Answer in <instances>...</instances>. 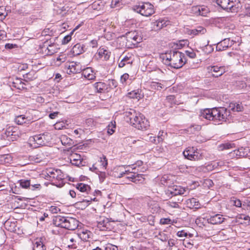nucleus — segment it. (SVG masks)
Instances as JSON below:
<instances>
[{"label": "nucleus", "mask_w": 250, "mask_h": 250, "mask_svg": "<svg viewBox=\"0 0 250 250\" xmlns=\"http://www.w3.org/2000/svg\"><path fill=\"white\" fill-rule=\"evenodd\" d=\"M229 111L225 107L206 108L200 111V116L207 120L226 121L229 115Z\"/></svg>", "instance_id": "nucleus-1"}, {"label": "nucleus", "mask_w": 250, "mask_h": 250, "mask_svg": "<svg viewBox=\"0 0 250 250\" xmlns=\"http://www.w3.org/2000/svg\"><path fill=\"white\" fill-rule=\"evenodd\" d=\"M163 59L165 64L176 69L182 67L186 63L184 54L177 51L166 53Z\"/></svg>", "instance_id": "nucleus-2"}, {"label": "nucleus", "mask_w": 250, "mask_h": 250, "mask_svg": "<svg viewBox=\"0 0 250 250\" xmlns=\"http://www.w3.org/2000/svg\"><path fill=\"white\" fill-rule=\"evenodd\" d=\"M126 116L132 125L138 129H146L149 126V122L145 116L134 110L131 109L127 112Z\"/></svg>", "instance_id": "nucleus-3"}, {"label": "nucleus", "mask_w": 250, "mask_h": 250, "mask_svg": "<svg viewBox=\"0 0 250 250\" xmlns=\"http://www.w3.org/2000/svg\"><path fill=\"white\" fill-rule=\"evenodd\" d=\"M79 222L75 218L62 216H56L53 219L54 224L61 228L74 230L78 226Z\"/></svg>", "instance_id": "nucleus-4"}, {"label": "nucleus", "mask_w": 250, "mask_h": 250, "mask_svg": "<svg viewBox=\"0 0 250 250\" xmlns=\"http://www.w3.org/2000/svg\"><path fill=\"white\" fill-rule=\"evenodd\" d=\"M50 138L49 133H45L31 137L29 140L30 145L35 148L45 145Z\"/></svg>", "instance_id": "nucleus-5"}, {"label": "nucleus", "mask_w": 250, "mask_h": 250, "mask_svg": "<svg viewBox=\"0 0 250 250\" xmlns=\"http://www.w3.org/2000/svg\"><path fill=\"white\" fill-rule=\"evenodd\" d=\"M113 175L116 178L125 177L128 181L136 183L135 173L129 170H123V167H118L114 169Z\"/></svg>", "instance_id": "nucleus-6"}, {"label": "nucleus", "mask_w": 250, "mask_h": 250, "mask_svg": "<svg viewBox=\"0 0 250 250\" xmlns=\"http://www.w3.org/2000/svg\"><path fill=\"white\" fill-rule=\"evenodd\" d=\"M142 38L136 31L127 32L125 35V46L127 48L135 47L142 41Z\"/></svg>", "instance_id": "nucleus-7"}, {"label": "nucleus", "mask_w": 250, "mask_h": 250, "mask_svg": "<svg viewBox=\"0 0 250 250\" xmlns=\"http://www.w3.org/2000/svg\"><path fill=\"white\" fill-rule=\"evenodd\" d=\"M134 10L142 15L148 17L154 13L153 5L149 2L143 3L134 7Z\"/></svg>", "instance_id": "nucleus-8"}, {"label": "nucleus", "mask_w": 250, "mask_h": 250, "mask_svg": "<svg viewBox=\"0 0 250 250\" xmlns=\"http://www.w3.org/2000/svg\"><path fill=\"white\" fill-rule=\"evenodd\" d=\"M134 60V55L131 53H124L119 57L118 66L122 68L126 65L131 66Z\"/></svg>", "instance_id": "nucleus-9"}, {"label": "nucleus", "mask_w": 250, "mask_h": 250, "mask_svg": "<svg viewBox=\"0 0 250 250\" xmlns=\"http://www.w3.org/2000/svg\"><path fill=\"white\" fill-rule=\"evenodd\" d=\"M188 190V188H182L179 186L174 185L169 187L165 191V192L168 196H173L177 195H183Z\"/></svg>", "instance_id": "nucleus-10"}, {"label": "nucleus", "mask_w": 250, "mask_h": 250, "mask_svg": "<svg viewBox=\"0 0 250 250\" xmlns=\"http://www.w3.org/2000/svg\"><path fill=\"white\" fill-rule=\"evenodd\" d=\"M63 241L69 248L75 249L78 248L80 238L79 236L76 235H66L64 236Z\"/></svg>", "instance_id": "nucleus-11"}, {"label": "nucleus", "mask_w": 250, "mask_h": 250, "mask_svg": "<svg viewBox=\"0 0 250 250\" xmlns=\"http://www.w3.org/2000/svg\"><path fill=\"white\" fill-rule=\"evenodd\" d=\"M207 69L208 73L211 74L212 77L216 78L222 76L226 71L224 66H209Z\"/></svg>", "instance_id": "nucleus-12"}, {"label": "nucleus", "mask_w": 250, "mask_h": 250, "mask_svg": "<svg viewBox=\"0 0 250 250\" xmlns=\"http://www.w3.org/2000/svg\"><path fill=\"white\" fill-rule=\"evenodd\" d=\"M183 155L185 158L190 160H197L200 158L199 153L193 147L187 148L183 152Z\"/></svg>", "instance_id": "nucleus-13"}, {"label": "nucleus", "mask_w": 250, "mask_h": 250, "mask_svg": "<svg viewBox=\"0 0 250 250\" xmlns=\"http://www.w3.org/2000/svg\"><path fill=\"white\" fill-rule=\"evenodd\" d=\"M65 67L67 68V73L69 74L79 73L82 70L80 63L74 62L66 63Z\"/></svg>", "instance_id": "nucleus-14"}, {"label": "nucleus", "mask_w": 250, "mask_h": 250, "mask_svg": "<svg viewBox=\"0 0 250 250\" xmlns=\"http://www.w3.org/2000/svg\"><path fill=\"white\" fill-rule=\"evenodd\" d=\"M216 1V3L224 9H233L235 5V0H213Z\"/></svg>", "instance_id": "nucleus-15"}, {"label": "nucleus", "mask_w": 250, "mask_h": 250, "mask_svg": "<svg viewBox=\"0 0 250 250\" xmlns=\"http://www.w3.org/2000/svg\"><path fill=\"white\" fill-rule=\"evenodd\" d=\"M225 220L226 219L222 215L216 214L211 216L209 218H208L207 219V221L208 223H210L213 225H217L222 224Z\"/></svg>", "instance_id": "nucleus-16"}, {"label": "nucleus", "mask_w": 250, "mask_h": 250, "mask_svg": "<svg viewBox=\"0 0 250 250\" xmlns=\"http://www.w3.org/2000/svg\"><path fill=\"white\" fill-rule=\"evenodd\" d=\"M93 87L95 90L99 93H106L109 91V86L106 83L104 82H97L93 84Z\"/></svg>", "instance_id": "nucleus-17"}, {"label": "nucleus", "mask_w": 250, "mask_h": 250, "mask_svg": "<svg viewBox=\"0 0 250 250\" xmlns=\"http://www.w3.org/2000/svg\"><path fill=\"white\" fill-rule=\"evenodd\" d=\"M69 159L70 163L74 166H79L82 164L81 156L77 153H71L69 157Z\"/></svg>", "instance_id": "nucleus-18"}, {"label": "nucleus", "mask_w": 250, "mask_h": 250, "mask_svg": "<svg viewBox=\"0 0 250 250\" xmlns=\"http://www.w3.org/2000/svg\"><path fill=\"white\" fill-rule=\"evenodd\" d=\"M166 26L167 21L163 19H159L151 23L152 30L154 31L160 30Z\"/></svg>", "instance_id": "nucleus-19"}, {"label": "nucleus", "mask_w": 250, "mask_h": 250, "mask_svg": "<svg viewBox=\"0 0 250 250\" xmlns=\"http://www.w3.org/2000/svg\"><path fill=\"white\" fill-rule=\"evenodd\" d=\"M160 132H159V134L158 136L157 142L155 137L152 134H147L143 136V139L146 141L157 144V143L162 142L163 140V138L162 137V135H160Z\"/></svg>", "instance_id": "nucleus-20"}, {"label": "nucleus", "mask_w": 250, "mask_h": 250, "mask_svg": "<svg viewBox=\"0 0 250 250\" xmlns=\"http://www.w3.org/2000/svg\"><path fill=\"white\" fill-rule=\"evenodd\" d=\"M82 75L87 80H94L96 78L95 73L91 67L84 69L82 72Z\"/></svg>", "instance_id": "nucleus-21"}, {"label": "nucleus", "mask_w": 250, "mask_h": 250, "mask_svg": "<svg viewBox=\"0 0 250 250\" xmlns=\"http://www.w3.org/2000/svg\"><path fill=\"white\" fill-rule=\"evenodd\" d=\"M65 178V175L63 172L59 169H56L52 176H51L50 181H53L55 180L61 181Z\"/></svg>", "instance_id": "nucleus-22"}, {"label": "nucleus", "mask_w": 250, "mask_h": 250, "mask_svg": "<svg viewBox=\"0 0 250 250\" xmlns=\"http://www.w3.org/2000/svg\"><path fill=\"white\" fill-rule=\"evenodd\" d=\"M186 205L190 208H199L200 207L199 201L194 198L187 200L186 201Z\"/></svg>", "instance_id": "nucleus-23"}, {"label": "nucleus", "mask_w": 250, "mask_h": 250, "mask_svg": "<svg viewBox=\"0 0 250 250\" xmlns=\"http://www.w3.org/2000/svg\"><path fill=\"white\" fill-rule=\"evenodd\" d=\"M97 54L99 58L103 59L104 60H107L109 59L110 56V53L109 51L104 48H100L98 50Z\"/></svg>", "instance_id": "nucleus-24"}, {"label": "nucleus", "mask_w": 250, "mask_h": 250, "mask_svg": "<svg viewBox=\"0 0 250 250\" xmlns=\"http://www.w3.org/2000/svg\"><path fill=\"white\" fill-rule=\"evenodd\" d=\"M46 247L41 239H37L33 243V250H45Z\"/></svg>", "instance_id": "nucleus-25"}, {"label": "nucleus", "mask_w": 250, "mask_h": 250, "mask_svg": "<svg viewBox=\"0 0 250 250\" xmlns=\"http://www.w3.org/2000/svg\"><path fill=\"white\" fill-rule=\"evenodd\" d=\"M206 32V29L202 26H198L195 29L189 30L188 31V34L193 35L204 34Z\"/></svg>", "instance_id": "nucleus-26"}, {"label": "nucleus", "mask_w": 250, "mask_h": 250, "mask_svg": "<svg viewBox=\"0 0 250 250\" xmlns=\"http://www.w3.org/2000/svg\"><path fill=\"white\" fill-rule=\"evenodd\" d=\"M231 230V229H223L218 232V237L222 240L228 239L230 236Z\"/></svg>", "instance_id": "nucleus-27"}, {"label": "nucleus", "mask_w": 250, "mask_h": 250, "mask_svg": "<svg viewBox=\"0 0 250 250\" xmlns=\"http://www.w3.org/2000/svg\"><path fill=\"white\" fill-rule=\"evenodd\" d=\"M109 223L108 218L102 216L100 217L97 220V227L101 229L104 228H106L107 224Z\"/></svg>", "instance_id": "nucleus-28"}, {"label": "nucleus", "mask_w": 250, "mask_h": 250, "mask_svg": "<svg viewBox=\"0 0 250 250\" xmlns=\"http://www.w3.org/2000/svg\"><path fill=\"white\" fill-rule=\"evenodd\" d=\"M193 8V10L196 14L202 16H206L208 12V9L206 7L197 6Z\"/></svg>", "instance_id": "nucleus-29"}, {"label": "nucleus", "mask_w": 250, "mask_h": 250, "mask_svg": "<svg viewBox=\"0 0 250 250\" xmlns=\"http://www.w3.org/2000/svg\"><path fill=\"white\" fill-rule=\"evenodd\" d=\"M76 188L82 192H85L88 194L91 190V188L88 185L81 183L76 185Z\"/></svg>", "instance_id": "nucleus-30"}, {"label": "nucleus", "mask_w": 250, "mask_h": 250, "mask_svg": "<svg viewBox=\"0 0 250 250\" xmlns=\"http://www.w3.org/2000/svg\"><path fill=\"white\" fill-rule=\"evenodd\" d=\"M60 139L62 145L71 146L73 144V140L66 135H61Z\"/></svg>", "instance_id": "nucleus-31"}, {"label": "nucleus", "mask_w": 250, "mask_h": 250, "mask_svg": "<svg viewBox=\"0 0 250 250\" xmlns=\"http://www.w3.org/2000/svg\"><path fill=\"white\" fill-rule=\"evenodd\" d=\"M229 108L233 111L240 112L243 110L244 107L242 103H231L229 104Z\"/></svg>", "instance_id": "nucleus-32"}, {"label": "nucleus", "mask_w": 250, "mask_h": 250, "mask_svg": "<svg viewBox=\"0 0 250 250\" xmlns=\"http://www.w3.org/2000/svg\"><path fill=\"white\" fill-rule=\"evenodd\" d=\"M13 84V86L18 89L22 90L26 88L25 83L21 79H16Z\"/></svg>", "instance_id": "nucleus-33"}, {"label": "nucleus", "mask_w": 250, "mask_h": 250, "mask_svg": "<svg viewBox=\"0 0 250 250\" xmlns=\"http://www.w3.org/2000/svg\"><path fill=\"white\" fill-rule=\"evenodd\" d=\"M73 53L75 55H79L83 52V47L80 43H77L72 48Z\"/></svg>", "instance_id": "nucleus-34"}, {"label": "nucleus", "mask_w": 250, "mask_h": 250, "mask_svg": "<svg viewBox=\"0 0 250 250\" xmlns=\"http://www.w3.org/2000/svg\"><path fill=\"white\" fill-rule=\"evenodd\" d=\"M92 233L90 231L85 230L79 233V238L83 239L84 241H87L88 239L90 237V235Z\"/></svg>", "instance_id": "nucleus-35"}, {"label": "nucleus", "mask_w": 250, "mask_h": 250, "mask_svg": "<svg viewBox=\"0 0 250 250\" xmlns=\"http://www.w3.org/2000/svg\"><path fill=\"white\" fill-rule=\"evenodd\" d=\"M128 96L130 98L132 99H136L138 100H139L140 99L142 98V95L141 93L139 92V91H132L130 92H129L128 93Z\"/></svg>", "instance_id": "nucleus-36"}, {"label": "nucleus", "mask_w": 250, "mask_h": 250, "mask_svg": "<svg viewBox=\"0 0 250 250\" xmlns=\"http://www.w3.org/2000/svg\"><path fill=\"white\" fill-rule=\"evenodd\" d=\"M158 239L163 242L167 241L170 237V234L166 233L164 231L160 232L157 236Z\"/></svg>", "instance_id": "nucleus-37"}, {"label": "nucleus", "mask_w": 250, "mask_h": 250, "mask_svg": "<svg viewBox=\"0 0 250 250\" xmlns=\"http://www.w3.org/2000/svg\"><path fill=\"white\" fill-rule=\"evenodd\" d=\"M4 227L6 229L10 231H14L15 230V224L14 223H12L9 221H6L4 223Z\"/></svg>", "instance_id": "nucleus-38"}, {"label": "nucleus", "mask_w": 250, "mask_h": 250, "mask_svg": "<svg viewBox=\"0 0 250 250\" xmlns=\"http://www.w3.org/2000/svg\"><path fill=\"white\" fill-rule=\"evenodd\" d=\"M115 122H111L107 127V132L108 134L109 135H112L115 132Z\"/></svg>", "instance_id": "nucleus-39"}, {"label": "nucleus", "mask_w": 250, "mask_h": 250, "mask_svg": "<svg viewBox=\"0 0 250 250\" xmlns=\"http://www.w3.org/2000/svg\"><path fill=\"white\" fill-rule=\"evenodd\" d=\"M150 87L153 90H161V89L164 88L163 84L156 82H151L150 84Z\"/></svg>", "instance_id": "nucleus-40"}, {"label": "nucleus", "mask_w": 250, "mask_h": 250, "mask_svg": "<svg viewBox=\"0 0 250 250\" xmlns=\"http://www.w3.org/2000/svg\"><path fill=\"white\" fill-rule=\"evenodd\" d=\"M15 121L18 125H22L26 123L27 119L23 115H20L16 117Z\"/></svg>", "instance_id": "nucleus-41"}, {"label": "nucleus", "mask_w": 250, "mask_h": 250, "mask_svg": "<svg viewBox=\"0 0 250 250\" xmlns=\"http://www.w3.org/2000/svg\"><path fill=\"white\" fill-rule=\"evenodd\" d=\"M55 170L56 169L52 168H49L47 169L46 170L45 173L44 174L45 178L48 180H50L51 178V176H52Z\"/></svg>", "instance_id": "nucleus-42"}, {"label": "nucleus", "mask_w": 250, "mask_h": 250, "mask_svg": "<svg viewBox=\"0 0 250 250\" xmlns=\"http://www.w3.org/2000/svg\"><path fill=\"white\" fill-rule=\"evenodd\" d=\"M21 186L26 188L30 186V180L22 179L19 181Z\"/></svg>", "instance_id": "nucleus-43"}, {"label": "nucleus", "mask_w": 250, "mask_h": 250, "mask_svg": "<svg viewBox=\"0 0 250 250\" xmlns=\"http://www.w3.org/2000/svg\"><path fill=\"white\" fill-rule=\"evenodd\" d=\"M8 12L4 6L0 7V19H4L7 15Z\"/></svg>", "instance_id": "nucleus-44"}, {"label": "nucleus", "mask_w": 250, "mask_h": 250, "mask_svg": "<svg viewBox=\"0 0 250 250\" xmlns=\"http://www.w3.org/2000/svg\"><path fill=\"white\" fill-rule=\"evenodd\" d=\"M129 78V75L127 73H125L121 76L120 78V82L123 85H126L127 83V80Z\"/></svg>", "instance_id": "nucleus-45"}, {"label": "nucleus", "mask_w": 250, "mask_h": 250, "mask_svg": "<svg viewBox=\"0 0 250 250\" xmlns=\"http://www.w3.org/2000/svg\"><path fill=\"white\" fill-rule=\"evenodd\" d=\"M108 87V90L109 91L111 88H115L117 86V83L114 80H109L107 83Z\"/></svg>", "instance_id": "nucleus-46"}, {"label": "nucleus", "mask_w": 250, "mask_h": 250, "mask_svg": "<svg viewBox=\"0 0 250 250\" xmlns=\"http://www.w3.org/2000/svg\"><path fill=\"white\" fill-rule=\"evenodd\" d=\"M100 163H101V166H103V167L104 169H106L108 163L107 160L105 156H103L102 157L100 158Z\"/></svg>", "instance_id": "nucleus-47"}, {"label": "nucleus", "mask_w": 250, "mask_h": 250, "mask_svg": "<svg viewBox=\"0 0 250 250\" xmlns=\"http://www.w3.org/2000/svg\"><path fill=\"white\" fill-rule=\"evenodd\" d=\"M183 243L185 247L188 249H191L193 246V244L188 239H184Z\"/></svg>", "instance_id": "nucleus-48"}, {"label": "nucleus", "mask_w": 250, "mask_h": 250, "mask_svg": "<svg viewBox=\"0 0 250 250\" xmlns=\"http://www.w3.org/2000/svg\"><path fill=\"white\" fill-rule=\"evenodd\" d=\"M167 205L169 207L172 208H179V204L177 202L173 201H169L167 203Z\"/></svg>", "instance_id": "nucleus-49"}, {"label": "nucleus", "mask_w": 250, "mask_h": 250, "mask_svg": "<svg viewBox=\"0 0 250 250\" xmlns=\"http://www.w3.org/2000/svg\"><path fill=\"white\" fill-rule=\"evenodd\" d=\"M104 250H118V247L111 244H108L106 245Z\"/></svg>", "instance_id": "nucleus-50"}, {"label": "nucleus", "mask_w": 250, "mask_h": 250, "mask_svg": "<svg viewBox=\"0 0 250 250\" xmlns=\"http://www.w3.org/2000/svg\"><path fill=\"white\" fill-rule=\"evenodd\" d=\"M185 52L186 55L190 58L193 59L196 57L195 53L191 49L190 50H187Z\"/></svg>", "instance_id": "nucleus-51"}, {"label": "nucleus", "mask_w": 250, "mask_h": 250, "mask_svg": "<svg viewBox=\"0 0 250 250\" xmlns=\"http://www.w3.org/2000/svg\"><path fill=\"white\" fill-rule=\"evenodd\" d=\"M54 126L56 129H62L65 127V125L63 122H60L55 124Z\"/></svg>", "instance_id": "nucleus-52"}, {"label": "nucleus", "mask_w": 250, "mask_h": 250, "mask_svg": "<svg viewBox=\"0 0 250 250\" xmlns=\"http://www.w3.org/2000/svg\"><path fill=\"white\" fill-rule=\"evenodd\" d=\"M49 210L52 213H57L58 212L60 211L61 209L56 206H51Z\"/></svg>", "instance_id": "nucleus-53"}, {"label": "nucleus", "mask_w": 250, "mask_h": 250, "mask_svg": "<svg viewBox=\"0 0 250 250\" xmlns=\"http://www.w3.org/2000/svg\"><path fill=\"white\" fill-rule=\"evenodd\" d=\"M27 78L30 80H33L36 78V74L34 71L31 72L29 73L26 74Z\"/></svg>", "instance_id": "nucleus-54"}, {"label": "nucleus", "mask_w": 250, "mask_h": 250, "mask_svg": "<svg viewBox=\"0 0 250 250\" xmlns=\"http://www.w3.org/2000/svg\"><path fill=\"white\" fill-rule=\"evenodd\" d=\"M71 39V36L70 35H67L64 37L62 41L63 44L67 43Z\"/></svg>", "instance_id": "nucleus-55"}, {"label": "nucleus", "mask_w": 250, "mask_h": 250, "mask_svg": "<svg viewBox=\"0 0 250 250\" xmlns=\"http://www.w3.org/2000/svg\"><path fill=\"white\" fill-rule=\"evenodd\" d=\"M243 217H241L242 219H243L245 221L244 223L250 225V217L249 216L243 215Z\"/></svg>", "instance_id": "nucleus-56"}, {"label": "nucleus", "mask_w": 250, "mask_h": 250, "mask_svg": "<svg viewBox=\"0 0 250 250\" xmlns=\"http://www.w3.org/2000/svg\"><path fill=\"white\" fill-rule=\"evenodd\" d=\"M170 221V219L168 218H162L160 220V223L162 224H168Z\"/></svg>", "instance_id": "nucleus-57"}, {"label": "nucleus", "mask_w": 250, "mask_h": 250, "mask_svg": "<svg viewBox=\"0 0 250 250\" xmlns=\"http://www.w3.org/2000/svg\"><path fill=\"white\" fill-rule=\"evenodd\" d=\"M16 128L9 127L6 130V134L7 135H13V133L15 132V131H13V129H16Z\"/></svg>", "instance_id": "nucleus-58"}, {"label": "nucleus", "mask_w": 250, "mask_h": 250, "mask_svg": "<svg viewBox=\"0 0 250 250\" xmlns=\"http://www.w3.org/2000/svg\"><path fill=\"white\" fill-rule=\"evenodd\" d=\"M120 3L118 0H112L111 3V8H115L117 7L118 5Z\"/></svg>", "instance_id": "nucleus-59"}, {"label": "nucleus", "mask_w": 250, "mask_h": 250, "mask_svg": "<svg viewBox=\"0 0 250 250\" xmlns=\"http://www.w3.org/2000/svg\"><path fill=\"white\" fill-rule=\"evenodd\" d=\"M89 45L92 47H96L98 46L97 41L96 40H93L89 42Z\"/></svg>", "instance_id": "nucleus-60"}, {"label": "nucleus", "mask_w": 250, "mask_h": 250, "mask_svg": "<svg viewBox=\"0 0 250 250\" xmlns=\"http://www.w3.org/2000/svg\"><path fill=\"white\" fill-rule=\"evenodd\" d=\"M168 245L170 247H172L175 245L176 240L173 239H168Z\"/></svg>", "instance_id": "nucleus-61"}, {"label": "nucleus", "mask_w": 250, "mask_h": 250, "mask_svg": "<svg viewBox=\"0 0 250 250\" xmlns=\"http://www.w3.org/2000/svg\"><path fill=\"white\" fill-rule=\"evenodd\" d=\"M188 235L187 233L184 230L179 231L177 232V236L179 237H182L183 236H187Z\"/></svg>", "instance_id": "nucleus-62"}, {"label": "nucleus", "mask_w": 250, "mask_h": 250, "mask_svg": "<svg viewBox=\"0 0 250 250\" xmlns=\"http://www.w3.org/2000/svg\"><path fill=\"white\" fill-rule=\"evenodd\" d=\"M52 32L49 30V28L44 29L42 32V36H47V35H50V33H51Z\"/></svg>", "instance_id": "nucleus-63"}, {"label": "nucleus", "mask_w": 250, "mask_h": 250, "mask_svg": "<svg viewBox=\"0 0 250 250\" xmlns=\"http://www.w3.org/2000/svg\"><path fill=\"white\" fill-rule=\"evenodd\" d=\"M234 205L237 207H240L241 206V202L239 199H235L233 201Z\"/></svg>", "instance_id": "nucleus-64"}]
</instances>
